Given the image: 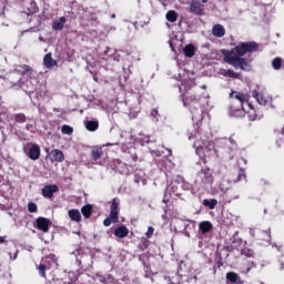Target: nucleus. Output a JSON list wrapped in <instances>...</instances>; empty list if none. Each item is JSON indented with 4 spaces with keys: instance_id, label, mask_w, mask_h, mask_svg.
I'll use <instances>...</instances> for the list:
<instances>
[{
    "instance_id": "6e6552de",
    "label": "nucleus",
    "mask_w": 284,
    "mask_h": 284,
    "mask_svg": "<svg viewBox=\"0 0 284 284\" xmlns=\"http://www.w3.org/2000/svg\"><path fill=\"white\" fill-rule=\"evenodd\" d=\"M197 176L202 181V183H204L205 185H207V183H212V171L207 166L202 169L197 173Z\"/></svg>"
},
{
    "instance_id": "864d4df0",
    "label": "nucleus",
    "mask_w": 284,
    "mask_h": 284,
    "mask_svg": "<svg viewBox=\"0 0 284 284\" xmlns=\"http://www.w3.org/2000/svg\"><path fill=\"white\" fill-rule=\"evenodd\" d=\"M134 182H135V183H140L139 179H136V178L134 179Z\"/></svg>"
},
{
    "instance_id": "aec40b11",
    "label": "nucleus",
    "mask_w": 284,
    "mask_h": 284,
    "mask_svg": "<svg viewBox=\"0 0 284 284\" xmlns=\"http://www.w3.org/2000/svg\"><path fill=\"white\" fill-rule=\"evenodd\" d=\"M213 225L211 222L203 221L199 224V230L202 234H207L212 232Z\"/></svg>"
},
{
    "instance_id": "3c124183",
    "label": "nucleus",
    "mask_w": 284,
    "mask_h": 284,
    "mask_svg": "<svg viewBox=\"0 0 284 284\" xmlns=\"http://www.w3.org/2000/svg\"><path fill=\"white\" fill-rule=\"evenodd\" d=\"M108 52H110V48H106V50L104 51L105 54H108Z\"/></svg>"
},
{
    "instance_id": "0eeeda50",
    "label": "nucleus",
    "mask_w": 284,
    "mask_h": 284,
    "mask_svg": "<svg viewBox=\"0 0 284 284\" xmlns=\"http://www.w3.org/2000/svg\"><path fill=\"white\" fill-rule=\"evenodd\" d=\"M57 192H59V186L57 184H51L45 185L42 189L41 194L44 199H52Z\"/></svg>"
},
{
    "instance_id": "ea45409f",
    "label": "nucleus",
    "mask_w": 284,
    "mask_h": 284,
    "mask_svg": "<svg viewBox=\"0 0 284 284\" xmlns=\"http://www.w3.org/2000/svg\"><path fill=\"white\" fill-rule=\"evenodd\" d=\"M215 267H217L219 270H221V267H223V261H222V260H219V261L215 263Z\"/></svg>"
},
{
    "instance_id": "bb28decb",
    "label": "nucleus",
    "mask_w": 284,
    "mask_h": 284,
    "mask_svg": "<svg viewBox=\"0 0 284 284\" xmlns=\"http://www.w3.org/2000/svg\"><path fill=\"white\" fill-rule=\"evenodd\" d=\"M81 212L84 219H90V216H92V204H87L82 206Z\"/></svg>"
},
{
    "instance_id": "5701e85b",
    "label": "nucleus",
    "mask_w": 284,
    "mask_h": 284,
    "mask_svg": "<svg viewBox=\"0 0 284 284\" xmlns=\"http://www.w3.org/2000/svg\"><path fill=\"white\" fill-rule=\"evenodd\" d=\"M165 19L170 23H176V21H179V12H176L174 10H170L166 12Z\"/></svg>"
},
{
    "instance_id": "37998d69",
    "label": "nucleus",
    "mask_w": 284,
    "mask_h": 284,
    "mask_svg": "<svg viewBox=\"0 0 284 284\" xmlns=\"http://www.w3.org/2000/svg\"><path fill=\"white\" fill-rule=\"evenodd\" d=\"M241 161H242V163H244V164H246V163H247V160H246V159H244V158H241V159L239 160V163H241Z\"/></svg>"
},
{
    "instance_id": "72a5a7b5",
    "label": "nucleus",
    "mask_w": 284,
    "mask_h": 284,
    "mask_svg": "<svg viewBox=\"0 0 284 284\" xmlns=\"http://www.w3.org/2000/svg\"><path fill=\"white\" fill-rule=\"evenodd\" d=\"M241 254L243 256H247L248 258H252V256H254V251L248 248V247H244L242 251H241Z\"/></svg>"
},
{
    "instance_id": "c85d7f7f",
    "label": "nucleus",
    "mask_w": 284,
    "mask_h": 284,
    "mask_svg": "<svg viewBox=\"0 0 284 284\" xmlns=\"http://www.w3.org/2000/svg\"><path fill=\"white\" fill-rule=\"evenodd\" d=\"M138 247L141 252H145V250H148V247H150V242L148 241V239L142 237L140 240Z\"/></svg>"
},
{
    "instance_id": "5fc2aeb1",
    "label": "nucleus",
    "mask_w": 284,
    "mask_h": 284,
    "mask_svg": "<svg viewBox=\"0 0 284 284\" xmlns=\"http://www.w3.org/2000/svg\"><path fill=\"white\" fill-rule=\"evenodd\" d=\"M209 0H202V3H207Z\"/></svg>"
},
{
    "instance_id": "8fccbe9b",
    "label": "nucleus",
    "mask_w": 284,
    "mask_h": 284,
    "mask_svg": "<svg viewBox=\"0 0 284 284\" xmlns=\"http://www.w3.org/2000/svg\"><path fill=\"white\" fill-rule=\"evenodd\" d=\"M93 80H94L95 82L99 81V79L97 78V75H93Z\"/></svg>"
},
{
    "instance_id": "20e7f679",
    "label": "nucleus",
    "mask_w": 284,
    "mask_h": 284,
    "mask_svg": "<svg viewBox=\"0 0 284 284\" xmlns=\"http://www.w3.org/2000/svg\"><path fill=\"white\" fill-rule=\"evenodd\" d=\"M201 103V94L196 92V88L191 91H186L183 95L184 108H194Z\"/></svg>"
},
{
    "instance_id": "c756f323",
    "label": "nucleus",
    "mask_w": 284,
    "mask_h": 284,
    "mask_svg": "<svg viewBox=\"0 0 284 284\" xmlns=\"http://www.w3.org/2000/svg\"><path fill=\"white\" fill-rule=\"evenodd\" d=\"M21 68H22V77H32V72H33V69L30 67V65H28V64H23V65H21Z\"/></svg>"
},
{
    "instance_id": "c9c22d12",
    "label": "nucleus",
    "mask_w": 284,
    "mask_h": 284,
    "mask_svg": "<svg viewBox=\"0 0 284 284\" xmlns=\"http://www.w3.org/2000/svg\"><path fill=\"white\" fill-rule=\"evenodd\" d=\"M37 210H38L37 203H34V202L28 203V212H30L31 214H34V212H37Z\"/></svg>"
},
{
    "instance_id": "7ed1b4c3",
    "label": "nucleus",
    "mask_w": 284,
    "mask_h": 284,
    "mask_svg": "<svg viewBox=\"0 0 284 284\" xmlns=\"http://www.w3.org/2000/svg\"><path fill=\"white\" fill-rule=\"evenodd\" d=\"M112 223H119V200L116 197L111 201L110 215L104 219L103 226L110 227Z\"/></svg>"
},
{
    "instance_id": "4d7b16f0",
    "label": "nucleus",
    "mask_w": 284,
    "mask_h": 284,
    "mask_svg": "<svg viewBox=\"0 0 284 284\" xmlns=\"http://www.w3.org/2000/svg\"><path fill=\"white\" fill-rule=\"evenodd\" d=\"M277 148H281V144H278V142H277Z\"/></svg>"
},
{
    "instance_id": "39448f33",
    "label": "nucleus",
    "mask_w": 284,
    "mask_h": 284,
    "mask_svg": "<svg viewBox=\"0 0 284 284\" xmlns=\"http://www.w3.org/2000/svg\"><path fill=\"white\" fill-rule=\"evenodd\" d=\"M36 227L37 230H40V232H50V220L43 216L38 217L36 220Z\"/></svg>"
},
{
    "instance_id": "473e14b6",
    "label": "nucleus",
    "mask_w": 284,
    "mask_h": 284,
    "mask_svg": "<svg viewBox=\"0 0 284 284\" xmlns=\"http://www.w3.org/2000/svg\"><path fill=\"white\" fill-rule=\"evenodd\" d=\"M248 108H251L252 111H248V121H256V119L258 118V115L256 114V112L254 111V109H252V104L247 103Z\"/></svg>"
},
{
    "instance_id": "58836bf2",
    "label": "nucleus",
    "mask_w": 284,
    "mask_h": 284,
    "mask_svg": "<svg viewBox=\"0 0 284 284\" xmlns=\"http://www.w3.org/2000/svg\"><path fill=\"white\" fill-rule=\"evenodd\" d=\"M140 141H142V143H146V144H150V143H152V140L150 139V136H143V138H141L140 139Z\"/></svg>"
},
{
    "instance_id": "6ab92c4d",
    "label": "nucleus",
    "mask_w": 284,
    "mask_h": 284,
    "mask_svg": "<svg viewBox=\"0 0 284 284\" xmlns=\"http://www.w3.org/2000/svg\"><path fill=\"white\" fill-rule=\"evenodd\" d=\"M68 214L71 221H74V223H81V212H79V210L71 209L68 211Z\"/></svg>"
},
{
    "instance_id": "9b49d317",
    "label": "nucleus",
    "mask_w": 284,
    "mask_h": 284,
    "mask_svg": "<svg viewBox=\"0 0 284 284\" xmlns=\"http://www.w3.org/2000/svg\"><path fill=\"white\" fill-rule=\"evenodd\" d=\"M247 175L245 174V169H239L232 174L233 183H239V181H246Z\"/></svg>"
},
{
    "instance_id": "4c0bfd02",
    "label": "nucleus",
    "mask_w": 284,
    "mask_h": 284,
    "mask_svg": "<svg viewBox=\"0 0 284 284\" xmlns=\"http://www.w3.org/2000/svg\"><path fill=\"white\" fill-rule=\"evenodd\" d=\"M146 239H152L154 236V227L149 226L146 233H145Z\"/></svg>"
},
{
    "instance_id": "c03bdc74",
    "label": "nucleus",
    "mask_w": 284,
    "mask_h": 284,
    "mask_svg": "<svg viewBox=\"0 0 284 284\" xmlns=\"http://www.w3.org/2000/svg\"><path fill=\"white\" fill-rule=\"evenodd\" d=\"M110 145H119V143H106L105 148H110Z\"/></svg>"
},
{
    "instance_id": "b1692460",
    "label": "nucleus",
    "mask_w": 284,
    "mask_h": 284,
    "mask_svg": "<svg viewBox=\"0 0 284 284\" xmlns=\"http://www.w3.org/2000/svg\"><path fill=\"white\" fill-rule=\"evenodd\" d=\"M37 12H39V6H37V1L31 0L27 7V14H37Z\"/></svg>"
},
{
    "instance_id": "f257e3e1",
    "label": "nucleus",
    "mask_w": 284,
    "mask_h": 284,
    "mask_svg": "<svg viewBox=\"0 0 284 284\" xmlns=\"http://www.w3.org/2000/svg\"><path fill=\"white\" fill-rule=\"evenodd\" d=\"M252 52H258V43L254 41L242 42L231 50H221L225 63H229V65H232L236 70H243L244 72L252 70V59L243 57H245V54H252Z\"/></svg>"
},
{
    "instance_id": "4468645a",
    "label": "nucleus",
    "mask_w": 284,
    "mask_h": 284,
    "mask_svg": "<svg viewBox=\"0 0 284 284\" xmlns=\"http://www.w3.org/2000/svg\"><path fill=\"white\" fill-rule=\"evenodd\" d=\"M212 34H213V37H216L217 39L225 37V27H223V24L213 26Z\"/></svg>"
},
{
    "instance_id": "79ce46f5",
    "label": "nucleus",
    "mask_w": 284,
    "mask_h": 284,
    "mask_svg": "<svg viewBox=\"0 0 284 284\" xmlns=\"http://www.w3.org/2000/svg\"><path fill=\"white\" fill-rule=\"evenodd\" d=\"M34 128V125H32V124H27L26 125V130H32Z\"/></svg>"
},
{
    "instance_id": "7c9ffc66",
    "label": "nucleus",
    "mask_w": 284,
    "mask_h": 284,
    "mask_svg": "<svg viewBox=\"0 0 284 284\" xmlns=\"http://www.w3.org/2000/svg\"><path fill=\"white\" fill-rule=\"evenodd\" d=\"M282 65H283V59H281V58H275L272 61V67L274 70H281Z\"/></svg>"
},
{
    "instance_id": "a18cd8bd",
    "label": "nucleus",
    "mask_w": 284,
    "mask_h": 284,
    "mask_svg": "<svg viewBox=\"0 0 284 284\" xmlns=\"http://www.w3.org/2000/svg\"><path fill=\"white\" fill-rule=\"evenodd\" d=\"M1 243H6V237L4 236H0V245Z\"/></svg>"
},
{
    "instance_id": "f8f14e48",
    "label": "nucleus",
    "mask_w": 284,
    "mask_h": 284,
    "mask_svg": "<svg viewBox=\"0 0 284 284\" xmlns=\"http://www.w3.org/2000/svg\"><path fill=\"white\" fill-rule=\"evenodd\" d=\"M128 234H130V230L125 225L118 226L114 230V236H116V239H125Z\"/></svg>"
},
{
    "instance_id": "4be33fe9",
    "label": "nucleus",
    "mask_w": 284,
    "mask_h": 284,
    "mask_svg": "<svg viewBox=\"0 0 284 284\" xmlns=\"http://www.w3.org/2000/svg\"><path fill=\"white\" fill-rule=\"evenodd\" d=\"M226 281H230V283L232 284H243V282H241V277L239 276V274L234 272L226 273Z\"/></svg>"
},
{
    "instance_id": "1a4fd4ad",
    "label": "nucleus",
    "mask_w": 284,
    "mask_h": 284,
    "mask_svg": "<svg viewBox=\"0 0 284 284\" xmlns=\"http://www.w3.org/2000/svg\"><path fill=\"white\" fill-rule=\"evenodd\" d=\"M28 156L31 161H39L41 156V148H39V144H33L32 148H30Z\"/></svg>"
},
{
    "instance_id": "cd10ccee",
    "label": "nucleus",
    "mask_w": 284,
    "mask_h": 284,
    "mask_svg": "<svg viewBox=\"0 0 284 284\" xmlns=\"http://www.w3.org/2000/svg\"><path fill=\"white\" fill-rule=\"evenodd\" d=\"M216 205H219V201H216V199L203 201V206L209 207V210H214V207H216Z\"/></svg>"
},
{
    "instance_id": "603ef678",
    "label": "nucleus",
    "mask_w": 284,
    "mask_h": 284,
    "mask_svg": "<svg viewBox=\"0 0 284 284\" xmlns=\"http://www.w3.org/2000/svg\"><path fill=\"white\" fill-rule=\"evenodd\" d=\"M280 270H284V264L283 263H281Z\"/></svg>"
},
{
    "instance_id": "f704fd0d",
    "label": "nucleus",
    "mask_w": 284,
    "mask_h": 284,
    "mask_svg": "<svg viewBox=\"0 0 284 284\" xmlns=\"http://www.w3.org/2000/svg\"><path fill=\"white\" fill-rule=\"evenodd\" d=\"M61 132L62 134H72V132H74V129H72V126L64 124L61 128Z\"/></svg>"
},
{
    "instance_id": "f3484780",
    "label": "nucleus",
    "mask_w": 284,
    "mask_h": 284,
    "mask_svg": "<svg viewBox=\"0 0 284 284\" xmlns=\"http://www.w3.org/2000/svg\"><path fill=\"white\" fill-rule=\"evenodd\" d=\"M67 21H68V19L65 17H60L59 20H54L52 22V29L55 31L63 30Z\"/></svg>"
},
{
    "instance_id": "2f4dec72",
    "label": "nucleus",
    "mask_w": 284,
    "mask_h": 284,
    "mask_svg": "<svg viewBox=\"0 0 284 284\" xmlns=\"http://www.w3.org/2000/svg\"><path fill=\"white\" fill-rule=\"evenodd\" d=\"M14 121L16 123H26V121H28V118H26V114L23 113H18L14 116Z\"/></svg>"
},
{
    "instance_id": "2eb2a0df",
    "label": "nucleus",
    "mask_w": 284,
    "mask_h": 284,
    "mask_svg": "<svg viewBox=\"0 0 284 284\" xmlns=\"http://www.w3.org/2000/svg\"><path fill=\"white\" fill-rule=\"evenodd\" d=\"M183 54L184 57H186L187 59H192V57H194V54H196V47L192 43L186 44L183 48Z\"/></svg>"
},
{
    "instance_id": "9d476101",
    "label": "nucleus",
    "mask_w": 284,
    "mask_h": 284,
    "mask_svg": "<svg viewBox=\"0 0 284 284\" xmlns=\"http://www.w3.org/2000/svg\"><path fill=\"white\" fill-rule=\"evenodd\" d=\"M190 12H192V14H197L199 17H203V8L201 2L196 0H192L190 4Z\"/></svg>"
},
{
    "instance_id": "49530a36",
    "label": "nucleus",
    "mask_w": 284,
    "mask_h": 284,
    "mask_svg": "<svg viewBox=\"0 0 284 284\" xmlns=\"http://www.w3.org/2000/svg\"><path fill=\"white\" fill-rule=\"evenodd\" d=\"M263 234H266L267 239H271L270 231H264Z\"/></svg>"
},
{
    "instance_id": "dca6fc26",
    "label": "nucleus",
    "mask_w": 284,
    "mask_h": 284,
    "mask_svg": "<svg viewBox=\"0 0 284 284\" xmlns=\"http://www.w3.org/2000/svg\"><path fill=\"white\" fill-rule=\"evenodd\" d=\"M254 267H256V264L254 261H246L241 266V273L250 274V272H252V270H254Z\"/></svg>"
},
{
    "instance_id": "412c9836",
    "label": "nucleus",
    "mask_w": 284,
    "mask_h": 284,
    "mask_svg": "<svg viewBox=\"0 0 284 284\" xmlns=\"http://www.w3.org/2000/svg\"><path fill=\"white\" fill-rule=\"evenodd\" d=\"M252 94H253L254 99H256V101H257V103H258L260 105H267V103L270 102V101L265 98V95H263V93H260V92L256 91V90H254Z\"/></svg>"
},
{
    "instance_id": "423d86ee",
    "label": "nucleus",
    "mask_w": 284,
    "mask_h": 284,
    "mask_svg": "<svg viewBox=\"0 0 284 284\" xmlns=\"http://www.w3.org/2000/svg\"><path fill=\"white\" fill-rule=\"evenodd\" d=\"M49 159L52 163H63V161H65V155L63 154V151L53 149L50 152Z\"/></svg>"
},
{
    "instance_id": "6e6d98bb",
    "label": "nucleus",
    "mask_w": 284,
    "mask_h": 284,
    "mask_svg": "<svg viewBox=\"0 0 284 284\" xmlns=\"http://www.w3.org/2000/svg\"><path fill=\"white\" fill-rule=\"evenodd\" d=\"M280 143H284V141H283V140H280Z\"/></svg>"
},
{
    "instance_id": "393cba45",
    "label": "nucleus",
    "mask_w": 284,
    "mask_h": 284,
    "mask_svg": "<svg viewBox=\"0 0 284 284\" xmlns=\"http://www.w3.org/2000/svg\"><path fill=\"white\" fill-rule=\"evenodd\" d=\"M91 156L93 159V161H99V159H101V156H103V149L95 146L91 150Z\"/></svg>"
},
{
    "instance_id": "09e8293b",
    "label": "nucleus",
    "mask_w": 284,
    "mask_h": 284,
    "mask_svg": "<svg viewBox=\"0 0 284 284\" xmlns=\"http://www.w3.org/2000/svg\"><path fill=\"white\" fill-rule=\"evenodd\" d=\"M201 150H203V148H197L196 149V154H199L201 152Z\"/></svg>"
},
{
    "instance_id": "e433bc0d",
    "label": "nucleus",
    "mask_w": 284,
    "mask_h": 284,
    "mask_svg": "<svg viewBox=\"0 0 284 284\" xmlns=\"http://www.w3.org/2000/svg\"><path fill=\"white\" fill-rule=\"evenodd\" d=\"M39 274L40 276H42L43 278H45V265L44 264H40L39 267Z\"/></svg>"
},
{
    "instance_id": "f03ea898",
    "label": "nucleus",
    "mask_w": 284,
    "mask_h": 284,
    "mask_svg": "<svg viewBox=\"0 0 284 284\" xmlns=\"http://www.w3.org/2000/svg\"><path fill=\"white\" fill-rule=\"evenodd\" d=\"M231 104L229 106V114L231 116L241 118L245 114L244 104L247 101V95L243 92L232 90L230 92Z\"/></svg>"
},
{
    "instance_id": "ddd939ff",
    "label": "nucleus",
    "mask_w": 284,
    "mask_h": 284,
    "mask_svg": "<svg viewBox=\"0 0 284 284\" xmlns=\"http://www.w3.org/2000/svg\"><path fill=\"white\" fill-rule=\"evenodd\" d=\"M43 65L44 68H48L49 70H52V68L57 67V60H53L52 53H47L43 58Z\"/></svg>"
},
{
    "instance_id": "de8ad7c7",
    "label": "nucleus",
    "mask_w": 284,
    "mask_h": 284,
    "mask_svg": "<svg viewBox=\"0 0 284 284\" xmlns=\"http://www.w3.org/2000/svg\"><path fill=\"white\" fill-rule=\"evenodd\" d=\"M216 268H219L217 266H213V274H216Z\"/></svg>"
},
{
    "instance_id": "a211bd4d",
    "label": "nucleus",
    "mask_w": 284,
    "mask_h": 284,
    "mask_svg": "<svg viewBox=\"0 0 284 284\" xmlns=\"http://www.w3.org/2000/svg\"><path fill=\"white\" fill-rule=\"evenodd\" d=\"M221 74L226 79H241V73L234 72L232 69H223L221 70Z\"/></svg>"
},
{
    "instance_id": "a878e982",
    "label": "nucleus",
    "mask_w": 284,
    "mask_h": 284,
    "mask_svg": "<svg viewBox=\"0 0 284 284\" xmlns=\"http://www.w3.org/2000/svg\"><path fill=\"white\" fill-rule=\"evenodd\" d=\"M85 129L89 132H97V130H99V121H92V120L87 121Z\"/></svg>"
},
{
    "instance_id": "a19ab883",
    "label": "nucleus",
    "mask_w": 284,
    "mask_h": 284,
    "mask_svg": "<svg viewBox=\"0 0 284 284\" xmlns=\"http://www.w3.org/2000/svg\"><path fill=\"white\" fill-rule=\"evenodd\" d=\"M90 19H91V21H97L99 18L97 17V14L91 13Z\"/></svg>"
}]
</instances>
